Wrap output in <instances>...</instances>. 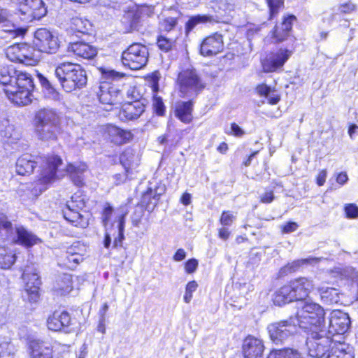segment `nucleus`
I'll use <instances>...</instances> for the list:
<instances>
[{"label":"nucleus","instance_id":"f257e3e1","mask_svg":"<svg viewBox=\"0 0 358 358\" xmlns=\"http://www.w3.org/2000/svg\"><path fill=\"white\" fill-rule=\"evenodd\" d=\"M0 84L5 86L8 98L17 105L31 102V91L34 85L31 76L17 71L13 65L0 66Z\"/></svg>","mask_w":358,"mask_h":358},{"label":"nucleus","instance_id":"f03ea898","mask_svg":"<svg viewBox=\"0 0 358 358\" xmlns=\"http://www.w3.org/2000/svg\"><path fill=\"white\" fill-rule=\"evenodd\" d=\"M314 288L313 282L305 277L291 280L276 291L273 302L281 306L294 301L305 300Z\"/></svg>","mask_w":358,"mask_h":358},{"label":"nucleus","instance_id":"7ed1b4c3","mask_svg":"<svg viewBox=\"0 0 358 358\" xmlns=\"http://www.w3.org/2000/svg\"><path fill=\"white\" fill-rule=\"evenodd\" d=\"M55 75L67 92L83 87L87 81L85 71L80 64L73 62L59 63L55 68Z\"/></svg>","mask_w":358,"mask_h":358},{"label":"nucleus","instance_id":"20e7f679","mask_svg":"<svg viewBox=\"0 0 358 358\" xmlns=\"http://www.w3.org/2000/svg\"><path fill=\"white\" fill-rule=\"evenodd\" d=\"M99 71L101 73V78L106 80L101 82L99 90L96 92L99 101L110 106L121 103L122 91L107 80H118L124 77V74L106 68H100Z\"/></svg>","mask_w":358,"mask_h":358},{"label":"nucleus","instance_id":"39448f33","mask_svg":"<svg viewBox=\"0 0 358 358\" xmlns=\"http://www.w3.org/2000/svg\"><path fill=\"white\" fill-rule=\"evenodd\" d=\"M324 310L319 304L313 302L306 301L301 308L298 310L296 318L300 328L305 331H320L324 329Z\"/></svg>","mask_w":358,"mask_h":358},{"label":"nucleus","instance_id":"423d86ee","mask_svg":"<svg viewBox=\"0 0 358 358\" xmlns=\"http://www.w3.org/2000/svg\"><path fill=\"white\" fill-rule=\"evenodd\" d=\"M38 180L34 185L28 187L29 193L28 196L30 199L37 197L46 189V185L50 183L55 178L58 166L62 164V159L56 155L50 156L43 161Z\"/></svg>","mask_w":358,"mask_h":358},{"label":"nucleus","instance_id":"0eeeda50","mask_svg":"<svg viewBox=\"0 0 358 358\" xmlns=\"http://www.w3.org/2000/svg\"><path fill=\"white\" fill-rule=\"evenodd\" d=\"M178 80L180 92L183 97L196 96L206 87V83L195 69H187L180 72Z\"/></svg>","mask_w":358,"mask_h":358},{"label":"nucleus","instance_id":"6e6552de","mask_svg":"<svg viewBox=\"0 0 358 358\" xmlns=\"http://www.w3.org/2000/svg\"><path fill=\"white\" fill-rule=\"evenodd\" d=\"M308 355L313 358H326L327 352H329L332 345V338L325 334V329L320 331H312L306 339Z\"/></svg>","mask_w":358,"mask_h":358},{"label":"nucleus","instance_id":"1a4fd4ad","mask_svg":"<svg viewBox=\"0 0 358 358\" xmlns=\"http://www.w3.org/2000/svg\"><path fill=\"white\" fill-rule=\"evenodd\" d=\"M149 57L147 46L134 43L130 45L122 54V64L132 70H138L144 67Z\"/></svg>","mask_w":358,"mask_h":358},{"label":"nucleus","instance_id":"9d476101","mask_svg":"<svg viewBox=\"0 0 358 358\" xmlns=\"http://www.w3.org/2000/svg\"><path fill=\"white\" fill-rule=\"evenodd\" d=\"M296 321L293 318L269 324L267 327L271 340L276 345L282 344L296 331Z\"/></svg>","mask_w":358,"mask_h":358},{"label":"nucleus","instance_id":"9b49d317","mask_svg":"<svg viewBox=\"0 0 358 358\" xmlns=\"http://www.w3.org/2000/svg\"><path fill=\"white\" fill-rule=\"evenodd\" d=\"M85 206L83 199L80 196L74 194L71 200L67 201L66 208L63 210L64 218L76 227L85 228L88 225V222L79 212Z\"/></svg>","mask_w":358,"mask_h":358},{"label":"nucleus","instance_id":"f8f14e48","mask_svg":"<svg viewBox=\"0 0 358 358\" xmlns=\"http://www.w3.org/2000/svg\"><path fill=\"white\" fill-rule=\"evenodd\" d=\"M34 45L39 51L49 54L55 53L59 47L58 38L45 28L35 31Z\"/></svg>","mask_w":358,"mask_h":358},{"label":"nucleus","instance_id":"ddd939ff","mask_svg":"<svg viewBox=\"0 0 358 358\" xmlns=\"http://www.w3.org/2000/svg\"><path fill=\"white\" fill-rule=\"evenodd\" d=\"M7 57L11 61L33 66L38 62L31 47L25 43L15 44L6 50Z\"/></svg>","mask_w":358,"mask_h":358},{"label":"nucleus","instance_id":"4468645a","mask_svg":"<svg viewBox=\"0 0 358 358\" xmlns=\"http://www.w3.org/2000/svg\"><path fill=\"white\" fill-rule=\"evenodd\" d=\"M19 12L21 19L29 22L41 19L47 10L42 0H24L19 6Z\"/></svg>","mask_w":358,"mask_h":358},{"label":"nucleus","instance_id":"2eb2a0df","mask_svg":"<svg viewBox=\"0 0 358 358\" xmlns=\"http://www.w3.org/2000/svg\"><path fill=\"white\" fill-rule=\"evenodd\" d=\"M350 320L348 315L341 310H333L329 317L327 329L326 327L325 334L332 338L336 334H343L349 329Z\"/></svg>","mask_w":358,"mask_h":358},{"label":"nucleus","instance_id":"dca6fc26","mask_svg":"<svg viewBox=\"0 0 358 358\" xmlns=\"http://www.w3.org/2000/svg\"><path fill=\"white\" fill-rule=\"evenodd\" d=\"M291 55L292 52L287 49H280L268 55L262 62L264 71L274 72L282 68Z\"/></svg>","mask_w":358,"mask_h":358},{"label":"nucleus","instance_id":"f3484780","mask_svg":"<svg viewBox=\"0 0 358 358\" xmlns=\"http://www.w3.org/2000/svg\"><path fill=\"white\" fill-rule=\"evenodd\" d=\"M22 278L27 281L25 285V294L29 302L35 303L39 297L38 289L41 280L37 273H31L29 268H26L22 273Z\"/></svg>","mask_w":358,"mask_h":358},{"label":"nucleus","instance_id":"a211bd4d","mask_svg":"<svg viewBox=\"0 0 358 358\" xmlns=\"http://www.w3.org/2000/svg\"><path fill=\"white\" fill-rule=\"evenodd\" d=\"M223 50L222 36L215 34L206 37L201 44L200 53L204 57H211Z\"/></svg>","mask_w":358,"mask_h":358},{"label":"nucleus","instance_id":"6ab92c4d","mask_svg":"<svg viewBox=\"0 0 358 358\" xmlns=\"http://www.w3.org/2000/svg\"><path fill=\"white\" fill-rule=\"evenodd\" d=\"M72 324V319L67 311H55L47 319L48 329L53 331L64 330Z\"/></svg>","mask_w":358,"mask_h":358},{"label":"nucleus","instance_id":"aec40b11","mask_svg":"<svg viewBox=\"0 0 358 358\" xmlns=\"http://www.w3.org/2000/svg\"><path fill=\"white\" fill-rule=\"evenodd\" d=\"M15 234L13 233L10 235L8 241L22 245L27 248H30L37 244L40 239L31 231L27 230L22 226L16 227L15 229Z\"/></svg>","mask_w":358,"mask_h":358},{"label":"nucleus","instance_id":"412c9836","mask_svg":"<svg viewBox=\"0 0 358 358\" xmlns=\"http://www.w3.org/2000/svg\"><path fill=\"white\" fill-rule=\"evenodd\" d=\"M34 124L62 125V117L55 109L43 108L36 113Z\"/></svg>","mask_w":358,"mask_h":358},{"label":"nucleus","instance_id":"4be33fe9","mask_svg":"<svg viewBox=\"0 0 358 358\" xmlns=\"http://www.w3.org/2000/svg\"><path fill=\"white\" fill-rule=\"evenodd\" d=\"M264 350L263 341L252 336L246 337L243 344L245 358H260Z\"/></svg>","mask_w":358,"mask_h":358},{"label":"nucleus","instance_id":"5701e85b","mask_svg":"<svg viewBox=\"0 0 358 358\" xmlns=\"http://www.w3.org/2000/svg\"><path fill=\"white\" fill-rule=\"evenodd\" d=\"M145 100H139L135 97V100L128 101L122 106L120 115L127 120H134L138 119L145 111Z\"/></svg>","mask_w":358,"mask_h":358},{"label":"nucleus","instance_id":"b1692460","mask_svg":"<svg viewBox=\"0 0 358 358\" xmlns=\"http://www.w3.org/2000/svg\"><path fill=\"white\" fill-rule=\"evenodd\" d=\"M37 138L44 142H55L62 131V125L34 124Z\"/></svg>","mask_w":358,"mask_h":358},{"label":"nucleus","instance_id":"393cba45","mask_svg":"<svg viewBox=\"0 0 358 358\" xmlns=\"http://www.w3.org/2000/svg\"><path fill=\"white\" fill-rule=\"evenodd\" d=\"M67 50L75 56L86 59H92L97 55L96 47L83 41L70 43Z\"/></svg>","mask_w":358,"mask_h":358},{"label":"nucleus","instance_id":"a878e982","mask_svg":"<svg viewBox=\"0 0 358 358\" xmlns=\"http://www.w3.org/2000/svg\"><path fill=\"white\" fill-rule=\"evenodd\" d=\"M31 358H53V349L50 343L33 340L29 343Z\"/></svg>","mask_w":358,"mask_h":358},{"label":"nucleus","instance_id":"bb28decb","mask_svg":"<svg viewBox=\"0 0 358 358\" xmlns=\"http://www.w3.org/2000/svg\"><path fill=\"white\" fill-rule=\"evenodd\" d=\"M106 133L110 141L117 145L126 143L133 137L130 131L122 129L115 125H108Z\"/></svg>","mask_w":358,"mask_h":358},{"label":"nucleus","instance_id":"cd10ccee","mask_svg":"<svg viewBox=\"0 0 358 358\" xmlns=\"http://www.w3.org/2000/svg\"><path fill=\"white\" fill-rule=\"evenodd\" d=\"M38 162L35 157L29 154H24L20 157L16 162V172L21 176L29 175L34 171L36 164Z\"/></svg>","mask_w":358,"mask_h":358},{"label":"nucleus","instance_id":"c85d7f7f","mask_svg":"<svg viewBox=\"0 0 358 358\" xmlns=\"http://www.w3.org/2000/svg\"><path fill=\"white\" fill-rule=\"evenodd\" d=\"M165 190L164 187H157L155 189L151 187L148 188L147 191L143 193L142 196L141 202L148 211L153 210L157 206L160 195H162Z\"/></svg>","mask_w":358,"mask_h":358},{"label":"nucleus","instance_id":"c756f323","mask_svg":"<svg viewBox=\"0 0 358 358\" xmlns=\"http://www.w3.org/2000/svg\"><path fill=\"white\" fill-rule=\"evenodd\" d=\"M87 166L85 163L69 164L66 166V171L69 173L73 182L77 186H82L84 184V173Z\"/></svg>","mask_w":358,"mask_h":358},{"label":"nucleus","instance_id":"7c9ffc66","mask_svg":"<svg viewBox=\"0 0 358 358\" xmlns=\"http://www.w3.org/2000/svg\"><path fill=\"white\" fill-rule=\"evenodd\" d=\"M296 20L294 15H288L285 17L280 27H275L273 32V38L277 41H284L289 34L294 22Z\"/></svg>","mask_w":358,"mask_h":358},{"label":"nucleus","instance_id":"2f4dec72","mask_svg":"<svg viewBox=\"0 0 358 358\" xmlns=\"http://www.w3.org/2000/svg\"><path fill=\"white\" fill-rule=\"evenodd\" d=\"M192 102L178 101L175 106V115L182 122L189 123L192 120Z\"/></svg>","mask_w":358,"mask_h":358},{"label":"nucleus","instance_id":"473e14b6","mask_svg":"<svg viewBox=\"0 0 358 358\" xmlns=\"http://www.w3.org/2000/svg\"><path fill=\"white\" fill-rule=\"evenodd\" d=\"M353 348L345 343H334L326 358H354Z\"/></svg>","mask_w":358,"mask_h":358},{"label":"nucleus","instance_id":"72a5a7b5","mask_svg":"<svg viewBox=\"0 0 358 358\" xmlns=\"http://www.w3.org/2000/svg\"><path fill=\"white\" fill-rule=\"evenodd\" d=\"M322 300L327 303H337L340 301L339 293L333 287H322L319 289Z\"/></svg>","mask_w":358,"mask_h":358},{"label":"nucleus","instance_id":"f704fd0d","mask_svg":"<svg viewBox=\"0 0 358 358\" xmlns=\"http://www.w3.org/2000/svg\"><path fill=\"white\" fill-rule=\"evenodd\" d=\"M71 29L75 33L85 34L91 30L92 24L87 20L76 17L71 20Z\"/></svg>","mask_w":358,"mask_h":358},{"label":"nucleus","instance_id":"c9c22d12","mask_svg":"<svg viewBox=\"0 0 358 358\" xmlns=\"http://www.w3.org/2000/svg\"><path fill=\"white\" fill-rule=\"evenodd\" d=\"M13 231L12 223L8 220L6 215L0 211V236L2 239L7 240Z\"/></svg>","mask_w":358,"mask_h":358},{"label":"nucleus","instance_id":"e433bc0d","mask_svg":"<svg viewBox=\"0 0 358 358\" xmlns=\"http://www.w3.org/2000/svg\"><path fill=\"white\" fill-rule=\"evenodd\" d=\"M55 289L62 295L69 294L72 290L71 276L68 274H64L58 280Z\"/></svg>","mask_w":358,"mask_h":358},{"label":"nucleus","instance_id":"4c0bfd02","mask_svg":"<svg viewBox=\"0 0 358 358\" xmlns=\"http://www.w3.org/2000/svg\"><path fill=\"white\" fill-rule=\"evenodd\" d=\"M15 262V255L8 251L5 247H0V268L8 269Z\"/></svg>","mask_w":358,"mask_h":358},{"label":"nucleus","instance_id":"58836bf2","mask_svg":"<svg viewBox=\"0 0 358 358\" xmlns=\"http://www.w3.org/2000/svg\"><path fill=\"white\" fill-rule=\"evenodd\" d=\"M14 346L8 338L0 337V358H13Z\"/></svg>","mask_w":358,"mask_h":358},{"label":"nucleus","instance_id":"ea45409f","mask_svg":"<svg viewBox=\"0 0 358 358\" xmlns=\"http://www.w3.org/2000/svg\"><path fill=\"white\" fill-rule=\"evenodd\" d=\"M127 213H122V214L117 215V219L118 222V236L116 237L114 240L113 246L117 247L118 245H122V241L124 238V224H125V216Z\"/></svg>","mask_w":358,"mask_h":358},{"label":"nucleus","instance_id":"a19ab883","mask_svg":"<svg viewBox=\"0 0 358 358\" xmlns=\"http://www.w3.org/2000/svg\"><path fill=\"white\" fill-rule=\"evenodd\" d=\"M341 278H347L354 280L358 276L357 272L352 266L338 267L334 271Z\"/></svg>","mask_w":358,"mask_h":358},{"label":"nucleus","instance_id":"79ce46f5","mask_svg":"<svg viewBox=\"0 0 358 358\" xmlns=\"http://www.w3.org/2000/svg\"><path fill=\"white\" fill-rule=\"evenodd\" d=\"M213 18L212 16L208 15H196L191 17L186 24V29L189 31L195 27V26L199 23H204L208 22H212Z\"/></svg>","mask_w":358,"mask_h":358},{"label":"nucleus","instance_id":"37998d69","mask_svg":"<svg viewBox=\"0 0 358 358\" xmlns=\"http://www.w3.org/2000/svg\"><path fill=\"white\" fill-rule=\"evenodd\" d=\"M86 247L79 241L74 242L71 245L67 248L66 255H85Z\"/></svg>","mask_w":358,"mask_h":358},{"label":"nucleus","instance_id":"c03bdc74","mask_svg":"<svg viewBox=\"0 0 358 358\" xmlns=\"http://www.w3.org/2000/svg\"><path fill=\"white\" fill-rule=\"evenodd\" d=\"M269 8L270 17L269 19H273L278 13L279 8L283 5V0H266Z\"/></svg>","mask_w":358,"mask_h":358},{"label":"nucleus","instance_id":"a18cd8bd","mask_svg":"<svg viewBox=\"0 0 358 358\" xmlns=\"http://www.w3.org/2000/svg\"><path fill=\"white\" fill-rule=\"evenodd\" d=\"M157 45L159 48L164 52H168L172 49L174 45V41L165 36H160L157 39Z\"/></svg>","mask_w":358,"mask_h":358},{"label":"nucleus","instance_id":"49530a36","mask_svg":"<svg viewBox=\"0 0 358 358\" xmlns=\"http://www.w3.org/2000/svg\"><path fill=\"white\" fill-rule=\"evenodd\" d=\"M198 284L194 280L189 282L187 284L184 295V301L185 303H189L191 301L192 299V294L196 290Z\"/></svg>","mask_w":358,"mask_h":358},{"label":"nucleus","instance_id":"de8ad7c7","mask_svg":"<svg viewBox=\"0 0 358 358\" xmlns=\"http://www.w3.org/2000/svg\"><path fill=\"white\" fill-rule=\"evenodd\" d=\"M85 255H66V259L68 266L74 268L84 259Z\"/></svg>","mask_w":358,"mask_h":358},{"label":"nucleus","instance_id":"09e8293b","mask_svg":"<svg viewBox=\"0 0 358 358\" xmlns=\"http://www.w3.org/2000/svg\"><path fill=\"white\" fill-rule=\"evenodd\" d=\"M320 259V258H317V257H309V258L299 259V260L292 262L291 264V268H292L294 271H296L303 264H316V263L319 262Z\"/></svg>","mask_w":358,"mask_h":358},{"label":"nucleus","instance_id":"8fccbe9b","mask_svg":"<svg viewBox=\"0 0 358 358\" xmlns=\"http://www.w3.org/2000/svg\"><path fill=\"white\" fill-rule=\"evenodd\" d=\"M346 217L349 219L358 218V206L355 203H349L345 206Z\"/></svg>","mask_w":358,"mask_h":358},{"label":"nucleus","instance_id":"3c124183","mask_svg":"<svg viewBox=\"0 0 358 358\" xmlns=\"http://www.w3.org/2000/svg\"><path fill=\"white\" fill-rule=\"evenodd\" d=\"M113 212V207L110 205L109 203H106L102 213V222L104 227H106V225L108 224Z\"/></svg>","mask_w":358,"mask_h":358},{"label":"nucleus","instance_id":"603ef678","mask_svg":"<svg viewBox=\"0 0 358 358\" xmlns=\"http://www.w3.org/2000/svg\"><path fill=\"white\" fill-rule=\"evenodd\" d=\"M153 108L158 115H163L165 112V106L161 97L155 96L153 99Z\"/></svg>","mask_w":358,"mask_h":358},{"label":"nucleus","instance_id":"864d4df0","mask_svg":"<svg viewBox=\"0 0 358 358\" xmlns=\"http://www.w3.org/2000/svg\"><path fill=\"white\" fill-rule=\"evenodd\" d=\"M177 24V19L173 17H166L162 23V27L165 31H169Z\"/></svg>","mask_w":358,"mask_h":358},{"label":"nucleus","instance_id":"5fc2aeb1","mask_svg":"<svg viewBox=\"0 0 358 358\" xmlns=\"http://www.w3.org/2000/svg\"><path fill=\"white\" fill-rule=\"evenodd\" d=\"M234 220V216L229 211H224L220 217V223L223 226L231 225Z\"/></svg>","mask_w":358,"mask_h":358},{"label":"nucleus","instance_id":"6e6d98bb","mask_svg":"<svg viewBox=\"0 0 358 358\" xmlns=\"http://www.w3.org/2000/svg\"><path fill=\"white\" fill-rule=\"evenodd\" d=\"M356 10V6L350 1L342 3L338 7V10L341 13H350Z\"/></svg>","mask_w":358,"mask_h":358},{"label":"nucleus","instance_id":"4d7b16f0","mask_svg":"<svg viewBox=\"0 0 358 358\" xmlns=\"http://www.w3.org/2000/svg\"><path fill=\"white\" fill-rule=\"evenodd\" d=\"M198 264H199L198 261L196 259L192 258V259H189L185 263V271L187 273H194L196 270V268L198 267Z\"/></svg>","mask_w":358,"mask_h":358},{"label":"nucleus","instance_id":"13d9d810","mask_svg":"<svg viewBox=\"0 0 358 358\" xmlns=\"http://www.w3.org/2000/svg\"><path fill=\"white\" fill-rule=\"evenodd\" d=\"M274 194L272 190H266L259 196L260 201L264 203H270L274 200Z\"/></svg>","mask_w":358,"mask_h":358},{"label":"nucleus","instance_id":"bf43d9fd","mask_svg":"<svg viewBox=\"0 0 358 358\" xmlns=\"http://www.w3.org/2000/svg\"><path fill=\"white\" fill-rule=\"evenodd\" d=\"M155 6L152 5H142L139 8V13L142 15L150 17L155 13Z\"/></svg>","mask_w":358,"mask_h":358},{"label":"nucleus","instance_id":"052dcab7","mask_svg":"<svg viewBox=\"0 0 358 358\" xmlns=\"http://www.w3.org/2000/svg\"><path fill=\"white\" fill-rule=\"evenodd\" d=\"M249 258V262L251 264H257L261 261V253L257 251L255 249H252L250 252Z\"/></svg>","mask_w":358,"mask_h":358},{"label":"nucleus","instance_id":"680f3d73","mask_svg":"<svg viewBox=\"0 0 358 358\" xmlns=\"http://www.w3.org/2000/svg\"><path fill=\"white\" fill-rule=\"evenodd\" d=\"M298 224L294 222H289L286 223L282 228V233L289 234L295 231L298 228Z\"/></svg>","mask_w":358,"mask_h":358},{"label":"nucleus","instance_id":"e2e57ef3","mask_svg":"<svg viewBox=\"0 0 358 358\" xmlns=\"http://www.w3.org/2000/svg\"><path fill=\"white\" fill-rule=\"evenodd\" d=\"M284 352L286 353L285 358H303L301 353L292 348H284Z\"/></svg>","mask_w":358,"mask_h":358},{"label":"nucleus","instance_id":"0e129e2a","mask_svg":"<svg viewBox=\"0 0 358 358\" xmlns=\"http://www.w3.org/2000/svg\"><path fill=\"white\" fill-rule=\"evenodd\" d=\"M271 88L266 85L262 84L257 87L256 91L260 96L266 97L269 92H271Z\"/></svg>","mask_w":358,"mask_h":358},{"label":"nucleus","instance_id":"69168bd1","mask_svg":"<svg viewBox=\"0 0 358 358\" xmlns=\"http://www.w3.org/2000/svg\"><path fill=\"white\" fill-rule=\"evenodd\" d=\"M286 353L284 352V348L280 350H272L267 358H285Z\"/></svg>","mask_w":358,"mask_h":358},{"label":"nucleus","instance_id":"338daca9","mask_svg":"<svg viewBox=\"0 0 358 358\" xmlns=\"http://www.w3.org/2000/svg\"><path fill=\"white\" fill-rule=\"evenodd\" d=\"M327 176V172L325 169L320 171L317 176L316 182L318 186H322Z\"/></svg>","mask_w":358,"mask_h":358},{"label":"nucleus","instance_id":"774afa93","mask_svg":"<svg viewBox=\"0 0 358 358\" xmlns=\"http://www.w3.org/2000/svg\"><path fill=\"white\" fill-rule=\"evenodd\" d=\"M186 257V252L184 249L180 248L177 250L174 254L173 259L175 262H181Z\"/></svg>","mask_w":358,"mask_h":358}]
</instances>
